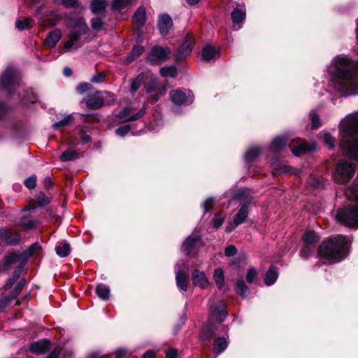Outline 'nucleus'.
Instances as JSON below:
<instances>
[{"label":"nucleus","mask_w":358,"mask_h":358,"mask_svg":"<svg viewBox=\"0 0 358 358\" xmlns=\"http://www.w3.org/2000/svg\"><path fill=\"white\" fill-rule=\"evenodd\" d=\"M356 38L358 41V20ZM327 71L331 76L330 86L344 96L358 94V61L345 54L334 57Z\"/></svg>","instance_id":"f257e3e1"},{"label":"nucleus","mask_w":358,"mask_h":358,"mask_svg":"<svg viewBox=\"0 0 358 358\" xmlns=\"http://www.w3.org/2000/svg\"><path fill=\"white\" fill-rule=\"evenodd\" d=\"M341 148L352 160H358V113L343 118L339 124Z\"/></svg>","instance_id":"f03ea898"},{"label":"nucleus","mask_w":358,"mask_h":358,"mask_svg":"<svg viewBox=\"0 0 358 358\" xmlns=\"http://www.w3.org/2000/svg\"><path fill=\"white\" fill-rule=\"evenodd\" d=\"M351 241L350 237L343 235L329 238L324 241L319 247V255L333 263L339 262L349 254Z\"/></svg>","instance_id":"7ed1b4c3"},{"label":"nucleus","mask_w":358,"mask_h":358,"mask_svg":"<svg viewBox=\"0 0 358 358\" xmlns=\"http://www.w3.org/2000/svg\"><path fill=\"white\" fill-rule=\"evenodd\" d=\"M233 199H238L243 202L242 206L238 213L234 216L231 222L226 227L225 231L230 233L238 225L242 224L248 215V206L251 203L252 196L248 189H239L232 195Z\"/></svg>","instance_id":"20e7f679"},{"label":"nucleus","mask_w":358,"mask_h":358,"mask_svg":"<svg viewBox=\"0 0 358 358\" xmlns=\"http://www.w3.org/2000/svg\"><path fill=\"white\" fill-rule=\"evenodd\" d=\"M69 29V40L64 43V48L78 49L86 42L83 36L87 33L88 27L83 18H78Z\"/></svg>","instance_id":"39448f33"},{"label":"nucleus","mask_w":358,"mask_h":358,"mask_svg":"<svg viewBox=\"0 0 358 358\" xmlns=\"http://www.w3.org/2000/svg\"><path fill=\"white\" fill-rule=\"evenodd\" d=\"M355 169L356 164L355 162L340 159L337 162L333 173V179L338 184L347 183L354 176Z\"/></svg>","instance_id":"423d86ee"},{"label":"nucleus","mask_w":358,"mask_h":358,"mask_svg":"<svg viewBox=\"0 0 358 358\" xmlns=\"http://www.w3.org/2000/svg\"><path fill=\"white\" fill-rule=\"evenodd\" d=\"M1 88L11 94L17 87H21V80L18 71L14 68H8L1 78Z\"/></svg>","instance_id":"0eeeda50"},{"label":"nucleus","mask_w":358,"mask_h":358,"mask_svg":"<svg viewBox=\"0 0 358 358\" xmlns=\"http://www.w3.org/2000/svg\"><path fill=\"white\" fill-rule=\"evenodd\" d=\"M208 305L210 308L209 319L215 318L218 322H222L227 315L224 301L220 300L215 303L214 301L210 300Z\"/></svg>","instance_id":"6e6552de"},{"label":"nucleus","mask_w":358,"mask_h":358,"mask_svg":"<svg viewBox=\"0 0 358 358\" xmlns=\"http://www.w3.org/2000/svg\"><path fill=\"white\" fill-rule=\"evenodd\" d=\"M146 107L143 106L138 111L135 112V108L128 106L123 108L119 113V117L124 119L126 122L136 121L143 117L146 113Z\"/></svg>","instance_id":"1a4fd4ad"},{"label":"nucleus","mask_w":358,"mask_h":358,"mask_svg":"<svg viewBox=\"0 0 358 358\" xmlns=\"http://www.w3.org/2000/svg\"><path fill=\"white\" fill-rule=\"evenodd\" d=\"M194 45V38L192 34H187L184 38L183 42L176 55V61L184 59L189 55L192 50Z\"/></svg>","instance_id":"9d476101"},{"label":"nucleus","mask_w":358,"mask_h":358,"mask_svg":"<svg viewBox=\"0 0 358 358\" xmlns=\"http://www.w3.org/2000/svg\"><path fill=\"white\" fill-rule=\"evenodd\" d=\"M170 54V48H162L157 45L152 48L151 52L148 56V60L152 64H157L159 62L166 60Z\"/></svg>","instance_id":"9b49d317"},{"label":"nucleus","mask_w":358,"mask_h":358,"mask_svg":"<svg viewBox=\"0 0 358 358\" xmlns=\"http://www.w3.org/2000/svg\"><path fill=\"white\" fill-rule=\"evenodd\" d=\"M169 95L172 102L176 105L190 104L193 101V96L189 91L171 90Z\"/></svg>","instance_id":"f8f14e48"},{"label":"nucleus","mask_w":358,"mask_h":358,"mask_svg":"<svg viewBox=\"0 0 358 358\" xmlns=\"http://www.w3.org/2000/svg\"><path fill=\"white\" fill-rule=\"evenodd\" d=\"M289 147L293 155L296 157L301 156L306 150L313 151L315 149V148H309L304 141L299 138L292 140Z\"/></svg>","instance_id":"ddd939ff"},{"label":"nucleus","mask_w":358,"mask_h":358,"mask_svg":"<svg viewBox=\"0 0 358 358\" xmlns=\"http://www.w3.org/2000/svg\"><path fill=\"white\" fill-rule=\"evenodd\" d=\"M201 243V238L199 236L192 234L189 236L183 243L182 250L186 255H189Z\"/></svg>","instance_id":"4468645a"},{"label":"nucleus","mask_w":358,"mask_h":358,"mask_svg":"<svg viewBox=\"0 0 358 358\" xmlns=\"http://www.w3.org/2000/svg\"><path fill=\"white\" fill-rule=\"evenodd\" d=\"M192 280L194 285L206 288L208 287L209 282L203 271L194 269L192 273Z\"/></svg>","instance_id":"2eb2a0df"},{"label":"nucleus","mask_w":358,"mask_h":358,"mask_svg":"<svg viewBox=\"0 0 358 358\" xmlns=\"http://www.w3.org/2000/svg\"><path fill=\"white\" fill-rule=\"evenodd\" d=\"M149 76L148 72L141 73L138 75L136 78L131 79L129 92L134 94L136 93L139 88L146 83V78Z\"/></svg>","instance_id":"dca6fc26"},{"label":"nucleus","mask_w":358,"mask_h":358,"mask_svg":"<svg viewBox=\"0 0 358 358\" xmlns=\"http://www.w3.org/2000/svg\"><path fill=\"white\" fill-rule=\"evenodd\" d=\"M176 280L177 287L182 291H187L188 287L187 274L180 268L178 263L176 264Z\"/></svg>","instance_id":"f3484780"},{"label":"nucleus","mask_w":358,"mask_h":358,"mask_svg":"<svg viewBox=\"0 0 358 358\" xmlns=\"http://www.w3.org/2000/svg\"><path fill=\"white\" fill-rule=\"evenodd\" d=\"M245 18V8L244 6L241 8H235L231 13V19L233 20V28L237 31L241 28L240 23L244 21Z\"/></svg>","instance_id":"a211bd4d"},{"label":"nucleus","mask_w":358,"mask_h":358,"mask_svg":"<svg viewBox=\"0 0 358 358\" xmlns=\"http://www.w3.org/2000/svg\"><path fill=\"white\" fill-rule=\"evenodd\" d=\"M172 26L173 20L170 15L163 14L159 17L158 27L162 35H166Z\"/></svg>","instance_id":"6ab92c4d"},{"label":"nucleus","mask_w":358,"mask_h":358,"mask_svg":"<svg viewBox=\"0 0 358 358\" xmlns=\"http://www.w3.org/2000/svg\"><path fill=\"white\" fill-rule=\"evenodd\" d=\"M220 56L219 51L213 46L207 45L204 46L202 50V58L203 60L209 62L215 60Z\"/></svg>","instance_id":"aec40b11"},{"label":"nucleus","mask_w":358,"mask_h":358,"mask_svg":"<svg viewBox=\"0 0 358 358\" xmlns=\"http://www.w3.org/2000/svg\"><path fill=\"white\" fill-rule=\"evenodd\" d=\"M72 354L73 351L71 350L58 346L45 358H70Z\"/></svg>","instance_id":"412c9836"},{"label":"nucleus","mask_w":358,"mask_h":358,"mask_svg":"<svg viewBox=\"0 0 358 358\" xmlns=\"http://www.w3.org/2000/svg\"><path fill=\"white\" fill-rule=\"evenodd\" d=\"M50 342L48 340H42L33 342L29 346V350L34 353H43L49 348Z\"/></svg>","instance_id":"4be33fe9"},{"label":"nucleus","mask_w":358,"mask_h":358,"mask_svg":"<svg viewBox=\"0 0 358 358\" xmlns=\"http://www.w3.org/2000/svg\"><path fill=\"white\" fill-rule=\"evenodd\" d=\"M136 0H113L111 8L113 10L122 11L133 6Z\"/></svg>","instance_id":"5701e85b"},{"label":"nucleus","mask_w":358,"mask_h":358,"mask_svg":"<svg viewBox=\"0 0 358 358\" xmlns=\"http://www.w3.org/2000/svg\"><path fill=\"white\" fill-rule=\"evenodd\" d=\"M134 22L138 27H141L146 21V10L145 7L140 6L135 12L133 16Z\"/></svg>","instance_id":"b1692460"},{"label":"nucleus","mask_w":358,"mask_h":358,"mask_svg":"<svg viewBox=\"0 0 358 358\" xmlns=\"http://www.w3.org/2000/svg\"><path fill=\"white\" fill-rule=\"evenodd\" d=\"M278 278V271L275 266H271L264 276V283L268 285H272Z\"/></svg>","instance_id":"393cba45"},{"label":"nucleus","mask_w":358,"mask_h":358,"mask_svg":"<svg viewBox=\"0 0 358 358\" xmlns=\"http://www.w3.org/2000/svg\"><path fill=\"white\" fill-rule=\"evenodd\" d=\"M62 37V34L60 30L55 29L51 31L47 38H46V45L50 48H53L56 43L60 40Z\"/></svg>","instance_id":"a878e982"},{"label":"nucleus","mask_w":358,"mask_h":358,"mask_svg":"<svg viewBox=\"0 0 358 358\" xmlns=\"http://www.w3.org/2000/svg\"><path fill=\"white\" fill-rule=\"evenodd\" d=\"M55 251L57 255L60 257H66L70 253V245L65 241L60 242L56 245Z\"/></svg>","instance_id":"bb28decb"},{"label":"nucleus","mask_w":358,"mask_h":358,"mask_svg":"<svg viewBox=\"0 0 358 358\" xmlns=\"http://www.w3.org/2000/svg\"><path fill=\"white\" fill-rule=\"evenodd\" d=\"M287 139L285 137L275 138L271 144V150L273 152H279L282 150L286 145Z\"/></svg>","instance_id":"cd10ccee"},{"label":"nucleus","mask_w":358,"mask_h":358,"mask_svg":"<svg viewBox=\"0 0 358 358\" xmlns=\"http://www.w3.org/2000/svg\"><path fill=\"white\" fill-rule=\"evenodd\" d=\"M144 52V48L142 45H136L134 46L131 53L124 59V62L128 64L141 56Z\"/></svg>","instance_id":"c85d7f7f"},{"label":"nucleus","mask_w":358,"mask_h":358,"mask_svg":"<svg viewBox=\"0 0 358 358\" xmlns=\"http://www.w3.org/2000/svg\"><path fill=\"white\" fill-rule=\"evenodd\" d=\"M86 105L90 109H99L103 105V100L98 96H90L87 99Z\"/></svg>","instance_id":"c756f323"},{"label":"nucleus","mask_w":358,"mask_h":358,"mask_svg":"<svg viewBox=\"0 0 358 358\" xmlns=\"http://www.w3.org/2000/svg\"><path fill=\"white\" fill-rule=\"evenodd\" d=\"M227 347V341L224 337L217 338L213 343V350L217 354L223 352Z\"/></svg>","instance_id":"7c9ffc66"},{"label":"nucleus","mask_w":358,"mask_h":358,"mask_svg":"<svg viewBox=\"0 0 358 358\" xmlns=\"http://www.w3.org/2000/svg\"><path fill=\"white\" fill-rule=\"evenodd\" d=\"M107 6L106 0H92L91 2V10L94 13H101L104 11Z\"/></svg>","instance_id":"2f4dec72"},{"label":"nucleus","mask_w":358,"mask_h":358,"mask_svg":"<svg viewBox=\"0 0 358 358\" xmlns=\"http://www.w3.org/2000/svg\"><path fill=\"white\" fill-rule=\"evenodd\" d=\"M96 293L102 300H108L110 296V288L106 285L99 284L96 288Z\"/></svg>","instance_id":"473e14b6"},{"label":"nucleus","mask_w":358,"mask_h":358,"mask_svg":"<svg viewBox=\"0 0 358 358\" xmlns=\"http://www.w3.org/2000/svg\"><path fill=\"white\" fill-rule=\"evenodd\" d=\"M319 241V237L313 231H307L303 236V243L313 245L315 246Z\"/></svg>","instance_id":"72a5a7b5"},{"label":"nucleus","mask_w":358,"mask_h":358,"mask_svg":"<svg viewBox=\"0 0 358 358\" xmlns=\"http://www.w3.org/2000/svg\"><path fill=\"white\" fill-rule=\"evenodd\" d=\"M260 149L258 147L250 148L245 154V160L247 163L253 162L260 154Z\"/></svg>","instance_id":"f704fd0d"},{"label":"nucleus","mask_w":358,"mask_h":358,"mask_svg":"<svg viewBox=\"0 0 358 358\" xmlns=\"http://www.w3.org/2000/svg\"><path fill=\"white\" fill-rule=\"evenodd\" d=\"M214 280L219 289H222L224 285V271L221 268H217L213 273Z\"/></svg>","instance_id":"c9c22d12"},{"label":"nucleus","mask_w":358,"mask_h":358,"mask_svg":"<svg viewBox=\"0 0 358 358\" xmlns=\"http://www.w3.org/2000/svg\"><path fill=\"white\" fill-rule=\"evenodd\" d=\"M144 85L146 88L147 93H151L157 90V79L152 74L149 73V76L146 78V83Z\"/></svg>","instance_id":"e433bc0d"},{"label":"nucleus","mask_w":358,"mask_h":358,"mask_svg":"<svg viewBox=\"0 0 358 358\" xmlns=\"http://www.w3.org/2000/svg\"><path fill=\"white\" fill-rule=\"evenodd\" d=\"M77 157L78 152L75 150L70 149L63 152L61 154L59 159L62 162H68L76 159Z\"/></svg>","instance_id":"4c0bfd02"},{"label":"nucleus","mask_w":358,"mask_h":358,"mask_svg":"<svg viewBox=\"0 0 358 358\" xmlns=\"http://www.w3.org/2000/svg\"><path fill=\"white\" fill-rule=\"evenodd\" d=\"M236 292L238 295H241L243 297L247 296V295L249 294V289L243 280H238L237 282L236 286Z\"/></svg>","instance_id":"58836bf2"},{"label":"nucleus","mask_w":358,"mask_h":358,"mask_svg":"<svg viewBox=\"0 0 358 358\" xmlns=\"http://www.w3.org/2000/svg\"><path fill=\"white\" fill-rule=\"evenodd\" d=\"M160 73L164 77L175 78L177 76L178 71H177L176 67H175L173 66H166V67L161 68Z\"/></svg>","instance_id":"ea45409f"},{"label":"nucleus","mask_w":358,"mask_h":358,"mask_svg":"<svg viewBox=\"0 0 358 358\" xmlns=\"http://www.w3.org/2000/svg\"><path fill=\"white\" fill-rule=\"evenodd\" d=\"M34 21L30 17H26L23 20H17L15 22L16 27L20 30H23L26 28L32 27Z\"/></svg>","instance_id":"a19ab883"},{"label":"nucleus","mask_w":358,"mask_h":358,"mask_svg":"<svg viewBox=\"0 0 358 358\" xmlns=\"http://www.w3.org/2000/svg\"><path fill=\"white\" fill-rule=\"evenodd\" d=\"M213 334L214 331L211 326L210 324L205 325L201 329V338L203 341H208Z\"/></svg>","instance_id":"79ce46f5"},{"label":"nucleus","mask_w":358,"mask_h":358,"mask_svg":"<svg viewBox=\"0 0 358 358\" xmlns=\"http://www.w3.org/2000/svg\"><path fill=\"white\" fill-rule=\"evenodd\" d=\"M73 117L72 115H68L64 117L58 122L55 123L52 127L55 129H58L60 127L69 126L71 125L73 122Z\"/></svg>","instance_id":"37998d69"},{"label":"nucleus","mask_w":358,"mask_h":358,"mask_svg":"<svg viewBox=\"0 0 358 358\" xmlns=\"http://www.w3.org/2000/svg\"><path fill=\"white\" fill-rule=\"evenodd\" d=\"M315 249V246L313 245L303 243L302 248L300 251V255L303 258H307L314 252Z\"/></svg>","instance_id":"c03bdc74"},{"label":"nucleus","mask_w":358,"mask_h":358,"mask_svg":"<svg viewBox=\"0 0 358 358\" xmlns=\"http://www.w3.org/2000/svg\"><path fill=\"white\" fill-rule=\"evenodd\" d=\"M40 249L41 245L39 243L35 242L31 245H30L29 248L23 252L22 255L24 256L25 258L27 259L34 255L36 253V252L38 251Z\"/></svg>","instance_id":"a18cd8bd"},{"label":"nucleus","mask_w":358,"mask_h":358,"mask_svg":"<svg viewBox=\"0 0 358 358\" xmlns=\"http://www.w3.org/2000/svg\"><path fill=\"white\" fill-rule=\"evenodd\" d=\"M20 225L25 229H32L37 227V222L28 217H23L20 221Z\"/></svg>","instance_id":"49530a36"},{"label":"nucleus","mask_w":358,"mask_h":358,"mask_svg":"<svg viewBox=\"0 0 358 358\" xmlns=\"http://www.w3.org/2000/svg\"><path fill=\"white\" fill-rule=\"evenodd\" d=\"M323 140L324 144L328 146L329 149H332L334 147L335 138L329 134L324 133L323 134Z\"/></svg>","instance_id":"de8ad7c7"},{"label":"nucleus","mask_w":358,"mask_h":358,"mask_svg":"<svg viewBox=\"0 0 358 358\" xmlns=\"http://www.w3.org/2000/svg\"><path fill=\"white\" fill-rule=\"evenodd\" d=\"M310 118L311 120V129H317L320 125V120L318 115L314 112L310 113Z\"/></svg>","instance_id":"09e8293b"},{"label":"nucleus","mask_w":358,"mask_h":358,"mask_svg":"<svg viewBox=\"0 0 358 358\" xmlns=\"http://www.w3.org/2000/svg\"><path fill=\"white\" fill-rule=\"evenodd\" d=\"M130 130H131V125L130 124H124V125L120 126L118 128H117L115 130V133L117 135L123 137V136H126Z\"/></svg>","instance_id":"8fccbe9b"},{"label":"nucleus","mask_w":358,"mask_h":358,"mask_svg":"<svg viewBox=\"0 0 358 358\" xmlns=\"http://www.w3.org/2000/svg\"><path fill=\"white\" fill-rule=\"evenodd\" d=\"M225 219V215L222 214H216L213 220V227L215 229L220 227Z\"/></svg>","instance_id":"3c124183"},{"label":"nucleus","mask_w":358,"mask_h":358,"mask_svg":"<svg viewBox=\"0 0 358 358\" xmlns=\"http://www.w3.org/2000/svg\"><path fill=\"white\" fill-rule=\"evenodd\" d=\"M164 92L165 89L159 90L156 94L150 95L148 98L147 103L150 104L155 103L157 101H158V100L159 99L161 96L164 93Z\"/></svg>","instance_id":"603ef678"},{"label":"nucleus","mask_w":358,"mask_h":358,"mask_svg":"<svg viewBox=\"0 0 358 358\" xmlns=\"http://www.w3.org/2000/svg\"><path fill=\"white\" fill-rule=\"evenodd\" d=\"M25 284V280L24 279L20 280L17 285L15 286L14 290L12 292L11 297L12 299H15L20 294L21 290L22 289L24 285Z\"/></svg>","instance_id":"864d4df0"},{"label":"nucleus","mask_w":358,"mask_h":358,"mask_svg":"<svg viewBox=\"0 0 358 358\" xmlns=\"http://www.w3.org/2000/svg\"><path fill=\"white\" fill-rule=\"evenodd\" d=\"M257 276V271L255 268H250L246 273V280L248 283L254 282Z\"/></svg>","instance_id":"5fc2aeb1"},{"label":"nucleus","mask_w":358,"mask_h":358,"mask_svg":"<svg viewBox=\"0 0 358 358\" xmlns=\"http://www.w3.org/2000/svg\"><path fill=\"white\" fill-rule=\"evenodd\" d=\"M20 256L17 253H9L5 257V262L7 265L15 263Z\"/></svg>","instance_id":"6e6d98bb"},{"label":"nucleus","mask_w":358,"mask_h":358,"mask_svg":"<svg viewBox=\"0 0 358 358\" xmlns=\"http://www.w3.org/2000/svg\"><path fill=\"white\" fill-rule=\"evenodd\" d=\"M36 182V177L34 175L29 177L24 180L25 186L29 189H34L35 187Z\"/></svg>","instance_id":"4d7b16f0"},{"label":"nucleus","mask_w":358,"mask_h":358,"mask_svg":"<svg viewBox=\"0 0 358 358\" xmlns=\"http://www.w3.org/2000/svg\"><path fill=\"white\" fill-rule=\"evenodd\" d=\"M91 87L92 85L90 83H82L77 86V91L80 94H83L90 90Z\"/></svg>","instance_id":"13d9d810"},{"label":"nucleus","mask_w":358,"mask_h":358,"mask_svg":"<svg viewBox=\"0 0 358 358\" xmlns=\"http://www.w3.org/2000/svg\"><path fill=\"white\" fill-rule=\"evenodd\" d=\"M106 75L104 73H98L93 76L91 78V82L94 83H101L105 80Z\"/></svg>","instance_id":"bf43d9fd"},{"label":"nucleus","mask_w":358,"mask_h":358,"mask_svg":"<svg viewBox=\"0 0 358 358\" xmlns=\"http://www.w3.org/2000/svg\"><path fill=\"white\" fill-rule=\"evenodd\" d=\"M92 27L94 29L99 30L102 27L103 22L100 17H94L91 20Z\"/></svg>","instance_id":"052dcab7"},{"label":"nucleus","mask_w":358,"mask_h":358,"mask_svg":"<svg viewBox=\"0 0 358 358\" xmlns=\"http://www.w3.org/2000/svg\"><path fill=\"white\" fill-rule=\"evenodd\" d=\"M237 250L233 245H230L226 247L224 250V255L227 257H233L236 255Z\"/></svg>","instance_id":"680f3d73"},{"label":"nucleus","mask_w":358,"mask_h":358,"mask_svg":"<svg viewBox=\"0 0 358 358\" xmlns=\"http://www.w3.org/2000/svg\"><path fill=\"white\" fill-rule=\"evenodd\" d=\"M37 201L39 206H43L50 202L49 199L43 193H40L38 196Z\"/></svg>","instance_id":"e2e57ef3"},{"label":"nucleus","mask_w":358,"mask_h":358,"mask_svg":"<svg viewBox=\"0 0 358 358\" xmlns=\"http://www.w3.org/2000/svg\"><path fill=\"white\" fill-rule=\"evenodd\" d=\"M213 200L212 198L206 199L203 203V208L205 212L209 211L213 208Z\"/></svg>","instance_id":"0e129e2a"},{"label":"nucleus","mask_w":358,"mask_h":358,"mask_svg":"<svg viewBox=\"0 0 358 358\" xmlns=\"http://www.w3.org/2000/svg\"><path fill=\"white\" fill-rule=\"evenodd\" d=\"M128 355V352L124 348H119L115 352V356L116 358H123Z\"/></svg>","instance_id":"69168bd1"},{"label":"nucleus","mask_w":358,"mask_h":358,"mask_svg":"<svg viewBox=\"0 0 358 358\" xmlns=\"http://www.w3.org/2000/svg\"><path fill=\"white\" fill-rule=\"evenodd\" d=\"M275 170L279 173H284L287 172H289L293 170L292 168L287 166V165H281L279 168L275 167Z\"/></svg>","instance_id":"338daca9"},{"label":"nucleus","mask_w":358,"mask_h":358,"mask_svg":"<svg viewBox=\"0 0 358 358\" xmlns=\"http://www.w3.org/2000/svg\"><path fill=\"white\" fill-rule=\"evenodd\" d=\"M178 352L176 349H170L166 353V358H177Z\"/></svg>","instance_id":"774afa93"}]
</instances>
